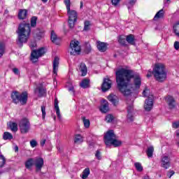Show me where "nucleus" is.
I'll use <instances>...</instances> for the list:
<instances>
[{
	"instance_id": "f257e3e1",
	"label": "nucleus",
	"mask_w": 179,
	"mask_h": 179,
	"mask_svg": "<svg viewBox=\"0 0 179 179\" xmlns=\"http://www.w3.org/2000/svg\"><path fill=\"white\" fill-rule=\"evenodd\" d=\"M117 88L124 96H129L132 93L131 80L134 79L135 89H139L142 85V78L139 73L131 69H120L115 72Z\"/></svg>"
},
{
	"instance_id": "f03ea898",
	"label": "nucleus",
	"mask_w": 179,
	"mask_h": 179,
	"mask_svg": "<svg viewBox=\"0 0 179 179\" xmlns=\"http://www.w3.org/2000/svg\"><path fill=\"white\" fill-rule=\"evenodd\" d=\"M30 33H31V29H30V24L29 23H22L20 24L18 29L17 31V44L19 47H23V44L27 43L30 37Z\"/></svg>"
},
{
	"instance_id": "7ed1b4c3",
	"label": "nucleus",
	"mask_w": 179,
	"mask_h": 179,
	"mask_svg": "<svg viewBox=\"0 0 179 179\" xmlns=\"http://www.w3.org/2000/svg\"><path fill=\"white\" fill-rule=\"evenodd\" d=\"M152 75L154 76L156 80L158 82H164L167 79V71L166 66L162 63H157L155 65L152 72L148 71L147 78H151Z\"/></svg>"
},
{
	"instance_id": "20e7f679",
	"label": "nucleus",
	"mask_w": 179,
	"mask_h": 179,
	"mask_svg": "<svg viewBox=\"0 0 179 179\" xmlns=\"http://www.w3.org/2000/svg\"><path fill=\"white\" fill-rule=\"evenodd\" d=\"M103 138L106 146H114V148H118V146H121V145H122V141L117 139V136L113 130L108 131Z\"/></svg>"
},
{
	"instance_id": "39448f33",
	"label": "nucleus",
	"mask_w": 179,
	"mask_h": 179,
	"mask_svg": "<svg viewBox=\"0 0 179 179\" xmlns=\"http://www.w3.org/2000/svg\"><path fill=\"white\" fill-rule=\"evenodd\" d=\"M67 15L69 17V26L70 29L75 27V24L78 20V12L75 10H71V0H64Z\"/></svg>"
},
{
	"instance_id": "423d86ee",
	"label": "nucleus",
	"mask_w": 179,
	"mask_h": 179,
	"mask_svg": "<svg viewBox=\"0 0 179 179\" xmlns=\"http://www.w3.org/2000/svg\"><path fill=\"white\" fill-rule=\"evenodd\" d=\"M29 98V94L27 92H24L22 94L19 93L17 91H14L11 94V99L15 104H18L20 103L22 106L27 103V99Z\"/></svg>"
},
{
	"instance_id": "0eeeda50",
	"label": "nucleus",
	"mask_w": 179,
	"mask_h": 179,
	"mask_svg": "<svg viewBox=\"0 0 179 179\" xmlns=\"http://www.w3.org/2000/svg\"><path fill=\"white\" fill-rule=\"evenodd\" d=\"M30 48L32 50L31 53V61L32 62H37L40 57H43L45 54V49L44 48H41L38 50H34L37 47V43L36 42H31L29 45Z\"/></svg>"
},
{
	"instance_id": "6e6552de",
	"label": "nucleus",
	"mask_w": 179,
	"mask_h": 179,
	"mask_svg": "<svg viewBox=\"0 0 179 179\" xmlns=\"http://www.w3.org/2000/svg\"><path fill=\"white\" fill-rule=\"evenodd\" d=\"M143 96L148 97V99L145 100L144 108L145 111H150L153 108V95L150 94V90L148 87L143 91Z\"/></svg>"
},
{
	"instance_id": "1a4fd4ad",
	"label": "nucleus",
	"mask_w": 179,
	"mask_h": 179,
	"mask_svg": "<svg viewBox=\"0 0 179 179\" xmlns=\"http://www.w3.org/2000/svg\"><path fill=\"white\" fill-rule=\"evenodd\" d=\"M19 127L21 134H27L30 130V122H29V120L24 118L20 120Z\"/></svg>"
},
{
	"instance_id": "9d476101",
	"label": "nucleus",
	"mask_w": 179,
	"mask_h": 179,
	"mask_svg": "<svg viewBox=\"0 0 179 179\" xmlns=\"http://www.w3.org/2000/svg\"><path fill=\"white\" fill-rule=\"evenodd\" d=\"M70 48L71 49V55H77L80 54V46L79 45V41H72L70 43Z\"/></svg>"
},
{
	"instance_id": "9b49d317",
	"label": "nucleus",
	"mask_w": 179,
	"mask_h": 179,
	"mask_svg": "<svg viewBox=\"0 0 179 179\" xmlns=\"http://www.w3.org/2000/svg\"><path fill=\"white\" fill-rule=\"evenodd\" d=\"M171 166V163L170 162V158L168 157L166 155L162 156L161 159V167L167 170Z\"/></svg>"
},
{
	"instance_id": "f8f14e48",
	"label": "nucleus",
	"mask_w": 179,
	"mask_h": 179,
	"mask_svg": "<svg viewBox=\"0 0 179 179\" xmlns=\"http://www.w3.org/2000/svg\"><path fill=\"white\" fill-rule=\"evenodd\" d=\"M111 85H113V82L110 81L108 78H104L103 82L101 85V90L102 92H107L109 89H111Z\"/></svg>"
},
{
	"instance_id": "ddd939ff",
	"label": "nucleus",
	"mask_w": 179,
	"mask_h": 179,
	"mask_svg": "<svg viewBox=\"0 0 179 179\" xmlns=\"http://www.w3.org/2000/svg\"><path fill=\"white\" fill-rule=\"evenodd\" d=\"M132 110H134V105L127 107V116L126 122L128 124L134 122V115H132Z\"/></svg>"
},
{
	"instance_id": "4468645a",
	"label": "nucleus",
	"mask_w": 179,
	"mask_h": 179,
	"mask_svg": "<svg viewBox=\"0 0 179 179\" xmlns=\"http://www.w3.org/2000/svg\"><path fill=\"white\" fill-rule=\"evenodd\" d=\"M34 165L36 168V171H40L44 166V159L41 157H38L34 161Z\"/></svg>"
},
{
	"instance_id": "2eb2a0df",
	"label": "nucleus",
	"mask_w": 179,
	"mask_h": 179,
	"mask_svg": "<svg viewBox=\"0 0 179 179\" xmlns=\"http://www.w3.org/2000/svg\"><path fill=\"white\" fill-rule=\"evenodd\" d=\"M96 47L101 52H106L107 51V43L100 41H96Z\"/></svg>"
},
{
	"instance_id": "dca6fc26",
	"label": "nucleus",
	"mask_w": 179,
	"mask_h": 179,
	"mask_svg": "<svg viewBox=\"0 0 179 179\" xmlns=\"http://www.w3.org/2000/svg\"><path fill=\"white\" fill-rule=\"evenodd\" d=\"M34 93L38 97H43L45 94V90L43 85H40L34 90Z\"/></svg>"
},
{
	"instance_id": "f3484780",
	"label": "nucleus",
	"mask_w": 179,
	"mask_h": 179,
	"mask_svg": "<svg viewBox=\"0 0 179 179\" xmlns=\"http://www.w3.org/2000/svg\"><path fill=\"white\" fill-rule=\"evenodd\" d=\"M166 101L169 105V108H174V107H176V101L174 100V98H173V96H166Z\"/></svg>"
},
{
	"instance_id": "a211bd4d",
	"label": "nucleus",
	"mask_w": 179,
	"mask_h": 179,
	"mask_svg": "<svg viewBox=\"0 0 179 179\" xmlns=\"http://www.w3.org/2000/svg\"><path fill=\"white\" fill-rule=\"evenodd\" d=\"M59 66V58L55 57L53 60V73L54 75H57L58 72V66Z\"/></svg>"
},
{
	"instance_id": "6ab92c4d",
	"label": "nucleus",
	"mask_w": 179,
	"mask_h": 179,
	"mask_svg": "<svg viewBox=\"0 0 179 179\" xmlns=\"http://www.w3.org/2000/svg\"><path fill=\"white\" fill-rule=\"evenodd\" d=\"M108 100H109V101H110L113 106L118 104V96H117V95L110 94L109 96H108Z\"/></svg>"
},
{
	"instance_id": "aec40b11",
	"label": "nucleus",
	"mask_w": 179,
	"mask_h": 179,
	"mask_svg": "<svg viewBox=\"0 0 179 179\" xmlns=\"http://www.w3.org/2000/svg\"><path fill=\"white\" fill-rule=\"evenodd\" d=\"M55 110L59 120H62L61 111L59 110V106H58V99H55Z\"/></svg>"
},
{
	"instance_id": "412c9836",
	"label": "nucleus",
	"mask_w": 179,
	"mask_h": 179,
	"mask_svg": "<svg viewBox=\"0 0 179 179\" xmlns=\"http://www.w3.org/2000/svg\"><path fill=\"white\" fill-rule=\"evenodd\" d=\"M108 102L106 100H103L101 105L100 110L101 113H107L108 112Z\"/></svg>"
},
{
	"instance_id": "4be33fe9",
	"label": "nucleus",
	"mask_w": 179,
	"mask_h": 179,
	"mask_svg": "<svg viewBox=\"0 0 179 179\" xmlns=\"http://www.w3.org/2000/svg\"><path fill=\"white\" fill-rule=\"evenodd\" d=\"M80 87L83 89H87L90 86V80L85 78L81 81L80 83Z\"/></svg>"
},
{
	"instance_id": "5701e85b",
	"label": "nucleus",
	"mask_w": 179,
	"mask_h": 179,
	"mask_svg": "<svg viewBox=\"0 0 179 179\" xmlns=\"http://www.w3.org/2000/svg\"><path fill=\"white\" fill-rule=\"evenodd\" d=\"M27 17V10H20L18 13V18L20 19L21 20H23Z\"/></svg>"
},
{
	"instance_id": "b1692460",
	"label": "nucleus",
	"mask_w": 179,
	"mask_h": 179,
	"mask_svg": "<svg viewBox=\"0 0 179 179\" xmlns=\"http://www.w3.org/2000/svg\"><path fill=\"white\" fill-rule=\"evenodd\" d=\"M50 40L55 43V44H59V39H58V37H57V34H55V32L54 31H52L51 36H50Z\"/></svg>"
},
{
	"instance_id": "393cba45",
	"label": "nucleus",
	"mask_w": 179,
	"mask_h": 179,
	"mask_svg": "<svg viewBox=\"0 0 179 179\" xmlns=\"http://www.w3.org/2000/svg\"><path fill=\"white\" fill-rule=\"evenodd\" d=\"M80 71L82 73V76H86L87 73V67H86V64L81 63L80 65Z\"/></svg>"
},
{
	"instance_id": "a878e982",
	"label": "nucleus",
	"mask_w": 179,
	"mask_h": 179,
	"mask_svg": "<svg viewBox=\"0 0 179 179\" xmlns=\"http://www.w3.org/2000/svg\"><path fill=\"white\" fill-rule=\"evenodd\" d=\"M163 17H164V10L161 9L155 15L154 20H157V19H162Z\"/></svg>"
},
{
	"instance_id": "bb28decb",
	"label": "nucleus",
	"mask_w": 179,
	"mask_h": 179,
	"mask_svg": "<svg viewBox=\"0 0 179 179\" xmlns=\"http://www.w3.org/2000/svg\"><path fill=\"white\" fill-rule=\"evenodd\" d=\"M126 41L129 43V44H131V45H135V37L132 34H129L126 36Z\"/></svg>"
},
{
	"instance_id": "cd10ccee",
	"label": "nucleus",
	"mask_w": 179,
	"mask_h": 179,
	"mask_svg": "<svg viewBox=\"0 0 179 179\" xmlns=\"http://www.w3.org/2000/svg\"><path fill=\"white\" fill-rule=\"evenodd\" d=\"M173 33L177 37H179V21L173 24Z\"/></svg>"
},
{
	"instance_id": "c85d7f7f",
	"label": "nucleus",
	"mask_w": 179,
	"mask_h": 179,
	"mask_svg": "<svg viewBox=\"0 0 179 179\" xmlns=\"http://www.w3.org/2000/svg\"><path fill=\"white\" fill-rule=\"evenodd\" d=\"M83 142V136L80 134H76L74 137V143H82Z\"/></svg>"
},
{
	"instance_id": "c756f323",
	"label": "nucleus",
	"mask_w": 179,
	"mask_h": 179,
	"mask_svg": "<svg viewBox=\"0 0 179 179\" xmlns=\"http://www.w3.org/2000/svg\"><path fill=\"white\" fill-rule=\"evenodd\" d=\"M3 139H4V141H10V139H13V136L9 132H4Z\"/></svg>"
},
{
	"instance_id": "7c9ffc66",
	"label": "nucleus",
	"mask_w": 179,
	"mask_h": 179,
	"mask_svg": "<svg viewBox=\"0 0 179 179\" xmlns=\"http://www.w3.org/2000/svg\"><path fill=\"white\" fill-rule=\"evenodd\" d=\"M90 174V169L89 168H86L83 171V174L81 176V178L86 179L87 177H89V175Z\"/></svg>"
},
{
	"instance_id": "2f4dec72",
	"label": "nucleus",
	"mask_w": 179,
	"mask_h": 179,
	"mask_svg": "<svg viewBox=\"0 0 179 179\" xmlns=\"http://www.w3.org/2000/svg\"><path fill=\"white\" fill-rule=\"evenodd\" d=\"M33 164H34V160L33 158H30L25 162V167L26 169H31Z\"/></svg>"
},
{
	"instance_id": "473e14b6",
	"label": "nucleus",
	"mask_w": 179,
	"mask_h": 179,
	"mask_svg": "<svg viewBox=\"0 0 179 179\" xmlns=\"http://www.w3.org/2000/svg\"><path fill=\"white\" fill-rule=\"evenodd\" d=\"M92 26V23L90 22V21H85L84 22V29L83 30L85 31H89V30H90V27Z\"/></svg>"
},
{
	"instance_id": "72a5a7b5",
	"label": "nucleus",
	"mask_w": 179,
	"mask_h": 179,
	"mask_svg": "<svg viewBox=\"0 0 179 179\" xmlns=\"http://www.w3.org/2000/svg\"><path fill=\"white\" fill-rule=\"evenodd\" d=\"M153 152H155V148L153 146L148 147L147 149V155L148 157H152L153 156Z\"/></svg>"
},
{
	"instance_id": "f704fd0d",
	"label": "nucleus",
	"mask_w": 179,
	"mask_h": 179,
	"mask_svg": "<svg viewBox=\"0 0 179 179\" xmlns=\"http://www.w3.org/2000/svg\"><path fill=\"white\" fill-rule=\"evenodd\" d=\"M118 43L120 44H122V45H125V43H127V38L124 36H120L118 38Z\"/></svg>"
},
{
	"instance_id": "c9c22d12",
	"label": "nucleus",
	"mask_w": 179,
	"mask_h": 179,
	"mask_svg": "<svg viewBox=\"0 0 179 179\" xmlns=\"http://www.w3.org/2000/svg\"><path fill=\"white\" fill-rule=\"evenodd\" d=\"M134 166H135L136 169L137 170V171H139V172L143 171V167L142 166L141 163L136 162L134 164Z\"/></svg>"
},
{
	"instance_id": "e433bc0d",
	"label": "nucleus",
	"mask_w": 179,
	"mask_h": 179,
	"mask_svg": "<svg viewBox=\"0 0 179 179\" xmlns=\"http://www.w3.org/2000/svg\"><path fill=\"white\" fill-rule=\"evenodd\" d=\"M37 24V17H32L31 18V27H36Z\"/></svg>"
},
{
	"instance_id": "4c0bfd02",
	"label": "nucleus",
	"mask_w": 179,
	"mask_h": 179,
	"mask_svg": "<svg viewBox=\"0 0 179 179\" xmlns=\"http://www.w3.org/2000/svg\"><path fill=\"white\" fill-rule=\"evenodd\" d=\"M85 128H89L90 127V120L85 117L83 118Z\"/></svg>"
},
{
	"instance_id": "58836bf2",
	"label": "nucleus",
	"mask_w": 179,
	"mask_h": 179,
	"mask_svg": "<svg viewBox=\"0 0 179 179\" xmlns=\"http://www.w3.org/2000/svg\"><path fill=\"white\" fill-rule=\"evenodd\" d=\"M10 128L12 131L14 132H16L17 131V124L13 122L10 124Z\"/></svg>"
},
{
	"instance_id": "ea45409f",
	"label": "nucleus",
	"mask_w": 179,
	"mask_h": 179,
	"mask_svg": "<svg viewBox=\"0 0 179 179\" xmlns=\"http://www.w3.org/2000/svg\"><path fill=\"white\" fill-rule=\"evenodd\" d=\"M113 120H114V116L110 114L106 115V122H113Z\"/></svg>"
},
{
	"instance_id": "a19ab883",
	"label": "nucleus",
	"mask_w": 179,
	"mask_h": 179,
	"mask_svg": "<svg viewBox=\"0 0 179 179\" xmlns=\"http://www.w3.org/2000/svg\"><path fill=\"white\" fill-rule=\"evenodd\" d=\"M95 157H96L98 160H101V152H100V150H98L96 151Z\"/></svg>"
},
{
	"instance_id": "79ce46f5",
	"label": "nucleus",
	"mask_w": 179,
	"mask_h": 179,
	"mask_svg": "<svg viewBox=\"0 0 179 179\" xmlns=\"http://www.w3.org/2000/svg\"><path fill=\"white\" fill-rule=\"evenodd\" d=\"M41 111H42V118L43 120H45V106H41Z\"/></svg>"
},
{
	"instance_id": "37998d69",
	"label": "nucleus",
	"mask_w": 179,
	"mask_h": 179,
	"mask_svg": "<svg viewBox=\"0 0 179 179\" xmlns=\"http://www.w3.org/2000/svg\"><path fill=\"white\" fill-rule=\"evenodd\" d=\"M120 2H121V0H111L112 5H113V6H118V5H120Z\"/></svg>"
},
{
	"instance_id": "c03bdc74",
	"label": "nucleus",
	"mask_w": 179,
	"mask_h": 179,
	"mask_svg": "<svg viewBox=\"0 0 179 179\" xmlns=\"http://www.w3.org/2000/svg\"><path fill=\"white\" fill-rule=\"evenodd\" d=\"M1 167H3V166H5V164L6 163V159L5 158V157H3V155H1Z\"/></svg>"
},
{
	"instance_id": "a18cd8bd",
	"label": "nucleus",
	"mask_w": 179,
	"mask_h": 179,
	"mask_svg": "<svg viewBox=\"0 0 179 179\" xmlns=\"http://www.w3.org/2000/svg\"><path fill=\"white\" fill-rule=\"evenodd\" d=\"M38 143H37V141L36 140H31L30 141V146L32 148H36L37 146Z\"/></svg>"
},
{
	"instance_id": "49530a36",
	"label": "nucleus",
	"mask_w": 179,
	"mask_h": 179,
	"mask_svg": "<svg viewBox=\"0 0 179 179\" xmlns=\"http://www.w3.org/2000/svg\"><path fill=\"white\" fill-rule=\"evenodd\" d=\"M173 128L177 129L179 128V120L174 122L172 124Z\"/></svg>"
},
{
	"instance_id": "de8ad7c7",
	"label": "nucleus",
	"mask_w": 179,
	"mask_h": 179,
	"mask_svg": "<svg viewBox=\"0 0 179 179\" xmlns=\"http://www.w3.org/2000/svg\"><path fill=\"white\" fill-rule=\"evenodd\" d=\"M13 72L15 73V75H20V72L19 71V69L14 68L13 69Z\"/></svg>"
},
{
	"instance_id": "09e8293b",
	"label": "nucleus",
	"mask_w": 179,
	"mask_h": 179,
	"mask_svg": "<svg viewBox=\"0 0 179 179\" xmlns=\"http://www.w3.org/2000/svg\"><path fill=\"white\" fill-rule=\"evenodd\" d=\"M3 52H5V45H1V55H3Z\"/></svg>"
},
{
	"instance_id": "8fccbe9b",
	"label": "nucleus",
	"mask_w": 179,
	"mask_h": 179,
	"mask_svg": "<svg viewBox=\"0 0 179 179\" xmlns=\"http://www.w3.org/2000/svg\"><path fill=\"white\" fill-rule=\"evenodd\" d=\"M171 3V0H164V6H169Z\"/></svg>"
},
{
	"instance_id": "3c124183",
	"label": "nucleus",
	"mask_w": 179,
	"mask_h": 179,
	"mask_svg": "<svg viewBox=\"0 0 179 179\" xmlns=\"http://www.w3.org/2000/svg\"><path fill=\"white\" fill-rule=\"evenodd\" d=\"M167 176L168 177H169V178H171V177L174 176V171H170L169 172H168Z\"/></svg>"
},
{
	"instance_id": "603ef678",
	"label": "nucleus",
	"mask_w": 179,
	"mask_h": 179,
	"mask_svg": "<svg viewBox=\"0 0 179 179\" xmlns=\"http://www.w3.org/2000/svg\"><path fill=\"white\" fill-rule=\"evenodd\" d=\"M174 48L175 50H179V42L178 41H176L174 43Z\"/></svg>"
},
{
	"instance_id": "864d4df0",
	"label": "nucleus",
	"mask_w": 179,
	"mask_h": 179,
	"mask_svg": "<svg viewBox=\"0 0 179 179\" xmlns=\"http://www.w3.org/2000/svg\"><path fill=\"white\" fill-rule=\"evenodd\" d=\"M69 92H71V93H74V87L73 85H71V87H69Z\"/></svg>"
},
{
	"instance_id": "5fc2aeb1",
	"label": "nucleus",
	"mask_w": 179,
	"mask_h": 179,
	"mask_svg": "<svg viewBox=\"0 0 179 179\" xmlns=\"http://www.w3.org/2000/svg\"><path fill=\"white\" fill-rule=\"evenodd\" d=\"M135 2H136V0H129V5H131V6L135 4Z\"/></svg>"
},
{
	"instance_id": "6e6d98bb",
	"label": "nucleus",
	"mask_w": 179,
	"mask_h": 179,
	"mask_svg": "<svg viewBox=\"0 0 179 179\" xmlns=\"http://www.w3.org/2000/svg\"><path fill=\"white\" fill-rule=\"evenodd\" d=\"M47 140L45 139H43L41 141V146H44V145H45V142Z\"/></svg>"
},
{
	"instance_id": "4d7b16f0",
	"label": "nucleus",
	"mask_w": 179,
	"mask_h": 179,
	"mask_svg": "<svg viewBox=\"0 0 179 179\" xmlns=\"http://www.w3.org/2000/svg\"><path fill=\"white\" fill-rule=\"evenodd\" d=\"M14 150H15V152H19V147H17V145H16V146L14 148Z\"/></svg>"
},
{
	"instance_id": "13d9d810",
	"label": "nucleus",
	"mask_w": 179,
	"mask_h": 179,
	"mask_svg": "<svg viewBox=\"0 0 179 179\" xmlns=\"http://www.w3.org/2000/svg\"><path fill=\"white\" fill-rule=\"evenodd\" d=\"M176 134L177 138H178V139H179V130H177Z\"/></svg>"
},
{
	"instance_id": "bf43d9fd",
	"label": "nucleus",
	"mask_w": 179,
	"mask_h": 179,
	"mask_svg": "<svg viewBox=\"0 0 179 179\" xmlns=\"http://www.w3.org/2000/svg\"><path fill=\"white\" fill-rule=\"evenodd\" d=\"M80 9H82L83 8V1H80Z\"/></svg>"
},
{
	"instance_id": "052dcab7",
	"label": "nucleus",
	"mask_w": 179,
	"mask_h": 179,
	"mask_svg": "<svg viewBox=\"0 0 179 179\" xmlns=\"http://www.w3.org/2000/svg\"><path fill=\"white\" fill-rule=\"evenodd\" d=\"M143 179H150V178L149 176H144Z\"/></svg>"
},
{
	"instance_id": "680f3d73",
	"label": "nucleus",
	"mask_w": 179,
	"mask_h": 179,
	"mask_svg": "<svg viewBox=\"0 0 179 179\" xmlns=\"http://www.w3.org/2000/svg\"><path fill=\"white\" fill-rule=\"evenodd\" d=\"M42 1V2H47V1H48V0H41Z\"/></svg>"
},
{
	"instance_id": "e2e57ef3",
	"label": "nucleus",
	"mask_w": 179,
	"mask_h": 179,
	"mask_svg": "<svg viewBox=\"0 0 179 179\" xmlns=\"http://www.w3.org/2000/svg\"><path fill=\"white\" fill-rule=\"evenodd\" d=\"M68 85H71V83H68Z\"/></svg>"
},
{
	"instance_id": "0e129e2a",
	"label": "nucleus",
	"mask_w": 179,
	"mask_h": 179,
	"mask_svg": "<svg viewBox=\"0 0 179 179\" xmlns=\"http://www.w3.org/2000/svg\"><path fill=\"white\" fill-rule=\"evenodd\" d=\"M178 146L179 147V143H178Z\"/></svg>"
},
{
	"instance_id": "69168bd1",
	"label": "nucleus",
	"mask_w": 179,
	"mask_h": 179,
	"mask_svg": "<svg viewBox=\"0 0 179 179\" xmlns=\"http://www.w3.org/2000/svg\"><path fill=\"white\" fill-rule=\"evenodd\" d=\"M128 9H129V6H128Z\"/></svg>"
},
{
	"instance_id": "338daca9",
	"label": "nucleus",
	"mask_w": 179,
	"mask_h": 179,
	"mask_svg": "<svg viewBox=\"0 0 179 179\" xmlns=\"http://www.w3.org/2000/svg\"><path fill=\"white\" fill-rule=\"evenodd\" d=\"M55 119H56V117H55L54 120H55Z\"/></svg>"
}]
</instances>
